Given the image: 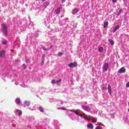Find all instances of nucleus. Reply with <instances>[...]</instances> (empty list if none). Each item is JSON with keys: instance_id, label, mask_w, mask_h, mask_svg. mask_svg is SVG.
<instances>
[{"instance_id": "nucleus-1", "label": "nucleus", "mask_w": 129, "mask_h": 129, "mask_svg": "<svg viewBox=\"0 0 129 129\" xmlns=\"http://www.w3.org/2000/svg\"><path fill=\"white\" fill-rule=\"evenodd\" d=\"M1 31L4 36L5 37L8 36V26H7V24H3L1 25Z\"/></svg>"}, {"instance_id": "nucleus-2", "label": "nucleus", "mask_w": 129, "mask_h": 129, "mask_svg": "<svg viewBox=\"0 0 129 129\" xmlns=\"http://www.w3.org/2000/svg\"><path fill=\"white\" fill-rule=\"evenodd\" d=\"M69 67L70 68H75V67H77L78 66V64H77V62H71L68 65Z\"/></svg>"}, {"instance_id": "nucleus-3", "label": "nucleus", "mask_w": 129, "mask_h": 129, "mask_svg": "<svg viewBox=\"0 0 129 129\" xmlns=\"http://www.w3.org/2000/svg\"><path fill=\"white\" fill-rule=\"evenodd\" d=\"M107 69H108V63L106 62L104 63L103 67H102V70L104 72L107 71Z\"/></svg>"}, {"instance_id": "nucleus-4", "label": "nucleus", "mask_w": 129, "mask_h": 129, "mask_svg": "<svg viewBox=\"0 0 129 129\" xmlns=\"http://www.w3.org/2000/svg\"><path fill=\"white\" fill-rule=\"evenodd\" d=\"M125 68H124V67H122L119 69V70L118 71V73H119V74L125 73Z\"/></svg>"}, {"instance_id": "nucleus-5", "label": "nucleus", "mask_w": 129, "mask_h": 129, "mask_svg": "<svg viewBox=\"0 0 129 129\" xmlns=\"http://www.w3.org/2000/svg\"><path fill=\"white\" fill-rule=\"evenodd\" d=\"M5 56H6V51L2 50L1 51H0V57L1 58H4Z\"/></svg>"}, {"instance_id": "nucleus-6", "label": "nucleus", "mask_w": 129, "mask_h": 129, "mask_svg": "<svg viewBox=\"0 0 129 129\" xmlns=\"http://www.w3.org/2000/svg\"><path fill=\"white\" fill-rule=\"evenodd\" d=\"M79 12V9L78 8H74L73 9V12L72 13V15H76Z\"/></svg>"}, {"instance_id": "nucleus-7", "label": "nucleus", "mask_w": 129, "mask_h": 129, "mask_svg": "<svg viewBox=\"0 0 129 129\" xmlns=\"http://www.w3.org/2000/svg\"><path fill=\"white\" fill-rule=\"evenodd\" d=\"M108 92L110 95H111V93L112 92V90H111V86L110 85H108L107 87Z\"/></svg>"}, {"instance_id": "nucleus-8", "label": "nucleus", "mask_w": 129, "mask_h": 129, "mask_svg": "<svg viewBox=\"0 0 129 129\" xmlns=\"http://www.w3.org/2000/svg\"><path fill=\"white\" fill-rule=\"evenodd\" d=\"M60 12H61V7H58L55 10V14H56V15H59Z\"/></svg>"}, {"instance_id": "nucleus-9", "label": "nucleus", "mask_w": 129, "mask_h": 129, "mask_svg": "<svg viewBox=\"0 0 129 129\" xmlns=\"http://www.w3.org/2000/svg\"><path fill=\"white\" fill-rule=\"evenodd\" d=\"M120 28L119 25H117L116 26H115L113 30V33H115V32H116V31H117V30H118Z\"/></svg>"}, {"instance_id": "nucleus-10", "label": "nucleus", "mask_w": 129, "mask_h": 129, "mask_svg": "<svg viewBox=\"0 0 129 129\" xmlns=\"http://www.w3.org/2000/svg\"><path fill=\"white\" fill-rule=\"evenodd\" d=\"M87 127L89 128L93 129L94 126L93 123H88L87 125Z\"/></svg>"}, {"instance_id": "nucleus-11", "label": "nucleus", "mask_w": 129, "mask_h": 129, "mask_svg": "<svg viewBox=\"0 0 129 129\" xmlns=\"http://www.w3.org/2000/svg\"><path fill=\"white\" fill-rule=\"evenodd\" d=\"M15 102L17 103V104H21V100L19 98L16 99Z\"/></svg>"}, {"instance_id": "nucleus-12", "label": "nucleus", "mask_w": 129, "mask_h": 129, "mask_svg": "<svg viewBox=\"0 0 129 129\" xmlns=\"http://www.w3.org/2000/svg\"><path fill=\"white\" fill-rule=\"evenodd\" d=\"M25 105H26V106H29L30 104H31V102L30 101H26L24 102Z\"/></svg>"}, {"instance_id": "nucleus-13", "label": "nucleus", "mask_w": 129, "mask_h": 129, "mask_svg": "<svg viewBox=\"0 0 129 129\" xmlns=\"http://www.w3.org/2000/svg\"><path fill=\"white\" fill-rule=\"evenodd\" d=\"M108 41L112 46H113V45H114V41H113V40L109 39Z\"/></svg>"}, {"instance_id": "nucleus-14", "label": "nucleus", "mask_w": 129, "mask_h": 129, "mask_svg": "<svg viewBox=\"0 0 129 129\" xmlns=\"http://www.w3.org/2000/svg\"><path fill=\"white\" fill-rule=\"evenodd\" d=\"M97 121V119L96 118H92V122L95 123Z\"/></svg>"}, {"instance_id": "nucleus-15", "label": "nucleus", "mask_w": 129, "mask_h": 129, "mask_svg": "<svg viewBox=\"0 0 129 129\" xmlns=\"http://www.w3.org/2000/svg\"><path fill=\"white\" fill-rule=\"evenodd\" d=\"M108 26V22H106L104 23V28H107Z\"/></svg>"}, {"instance_id": "nucleus-16", "label": "nucleus", "mask_w": 129, "mask_h": 129, "mask_svg": "<svg viewBox=\"0 0 129 129\" xmlns=\"http://www.w3.org/2000/svg\"><path fill=\"white\" fill-rule=\"evenodd\" d=\"M45 62V57L43 56L42 57V60L41 63V65H43L44 63Z\"/></svg>"}, {"instance_id": "nucleus-17", "label": "nucleus", "mask_w": 129, "mask_h": 129, "mask_svg": "<svg viewBox=\"0 0 129 129\" xmlns=\"http://www.w3.org/2000/svg\"><path fill=\"white\" fill-rule=\"evenodd\" d=\"M51 83L52 84H56V80H55V79L52 80L51 81Z\"/></svg>"}, {"instance_id": "nucleus-18", "label": "nucleus", "mask_w": 129, "mask_h": 129, "mask_svg": "<svg viewBox=\"0 0 129 129\" xmlns=\"http://www.w3.org/2000/svg\"><path fill=\"white\" fill-rule=\"evenodd\" d=\"M39 110L41 112H44V108L42 107H39Z\"/></svg>"}, {"instance_id": "nucleus-19", "label": "nucleus", "mask_w": 129, "mask_h": 129, "mask_svg": "<svg viewBox=\"0 0 129 129\" xmlns=\"http://www.w3.org/2000/svg\"><path fill=\"white\" fill-rule=\"evenodd\" d=\"M8 43V41H7V40H4L2 41V44L3 45H6V44H7Z\"/></svg>"}, {"instance_id": "nucleus-20", "label": "nucleus", "mask_w": 129, "mask_h": 129, "mask_svg": "<svg viewBox=\"0 0 129 129\" xmlns=\"http://www.w3.org/2000/svg\"><path fill=\"white\" fill-rule=\"evenodd\" d=\"M64 54V53L63 52H59L57 54V56H59V57L62 56V55Z\"/></svg>"}, {"instance_id": "nucleus-21", "label": "nucleus", "mask_w": 129, "mask_h": 129, "mask_svg": "<svg viewBox=\"0 0 129 129\" xmlns=\"http://www.w3.org/2000/svg\"><path fill=\"white\" fill-rule=\"evenodd\" d=\"M22 114H23V112H22V110H20L18 114V115L19 116H20V115H22Z\"/></svg>"}, {"instance_id": "nucleus-22", "label": "nucleus", "mask_w": 129, "mask_h": 129, "mask_svg": "<svg viewBox=\"0 0 129 129\" xmlns=\"http://www.w3.org/2000/svg\"><path fill=\"white\" fill-rule=\"evenodd\" d=\"M99 51L100 52H102V51H103V47H100L99 48Z\"/></svg>"}, {"instance_id": "nucleus-23", "label": "nucleus", "mask_w": 129, "mask_h": 129, "mask_svg": "<svg viewBox=\"0 0 129 129\" xmlns=\"http://www.w3.org/2000/svg\"><path fill=\"white\" fill-rule=\"evenodd\" d=\"M95 129H103V128H102V127L100 126H97L95 127Z\"/></svg>"}, {"instance_id": "nucleus-24", "label": "nucleus", "mask_w": 129, "mask_h": 129, "mask_svg": "<svg viewBox=\"0 0 129 129\" xmlns=\"http://www.w3.org/2000/svg\"><path fill=\"white\" fill-rule=\"evenodd\" d=\"M43 50H44V51H49V50H50V48L46 49V48H45V47H43Z\"/></svg>"}, {"instance_id": "nucleus-25", "label": "nucleus", "mask_w": 129, "mask_h": 129, "mask_svg": "<svg viewBox=\"0 0 129 129\" xmlns=\"http://www.w3.org/2000/svg\"><path fill=\"white\" fill-rule=\"evenodd\" d=\"M61 81H62L61 79L58 80L57 81H56V84H59V83H60V82H61Z\"/></svg>"}, {"instance_id": "nucleus-26", "label": "nucleus", "mask_w": 129, "mask_h": 129, "mask_svg": "<svg viewBox=\"0 0 129 129\" xmlns=\"http://www.w3.org/2000/svg\"><path fill=\"white\" fill-rule=\"evenodd\" d=\"M58 109H61L62 110H66V109H65V108H63V107H59V108H58Z\"/></svg>"}, {"instance_id": "nucleus-27", "label": "nucleus", "mask_w": 129, "mask_h": 129, "mask_svg": "<svg viewBox=\"0 0 129 129\" xmlns=\"http://www.w3.org/2000/svg\"><path fill=\"white\" fill-rule=\"evenodd\" d=\"M121 12H122V9H119L118 14H121Z\"/></svg>"}, {"instance_id": "nucleus-28", "label": "nucleus", "mask_w": 129, "mask_h": 129, "mask_svg": "<svg viewBox=\"0 0 129 129\" xmlns=\"http://www.w3.org/2000/svg\"><path fill=\"white\" fill-rule=\"evenodd\" d=\"M22 66L24 67V69H26V68H27V67H26V64H25V63L23 64Z\"/></svg>"}, {"instance_id": "nucleus-29", "label": "nucleus", "mask_w": 129, "mask_h": 129, "mask_svg": "<svg viewBox=\"0 0 129 129\" xmlns=\"http://www.w3.org/2000/svg\"><path fill=\"white\" fill-rule=\"evenodd\" d=\"M102 89H103V90H107V88L104 87L102 88Z\"/></svg>"}, {"instance_id": "nucleus-30", "label": "nucleus", "mask_w": 129, "mask_h": 129, "mask_svg": "<svg viewBox=\"0 0 129 129\" xmlns=\"http://www.w3.org/2000/svg\"><path fill=\"white\" fill-rule=\"evenodd\" d=\"M75 113H76V114L77 115H79V114L78 113V112H77V111H75Z\"/></svg>"}, {"instance_id": "nucleus-31", "label": "nucleus", "mask_w": 129, "mask_h": 129, "mask_svg": "<svg viewBox=\"0 0 129 129\" xmlns=\"http://www.w3.org/2000/svg\"><path fill=\"white\" fill-rule=\"evenodd\" d=\"M66 2V0H61L62 4H63V3H65Z\"/></svg>"}, {"instance_id": "nucleus-32", "label": "nucleus", "mask_w": 129, "mask_h": 129, "mask_svg": "<svg viewBox=\"0 0 129 129\" xmlns=\"http://www.w3.org/2000/svg\"><path fill=\"white\" fill-rule=\"evenodd\" d=\"M116 1L117 0H112V3H116Z\"/></svg>"}, {"instance_id": "nucleus-33", "label": "nucleus", "mask_w": 129, "mask_h": 129, "mask_svg": "<svg viewBox=\"0 0 129 129\" xmlns=\"http://www.w3.org/2000/svg\"><path fill=\"white\" fill-rule=\"evenodd\" d=\"M25 62L26 63H28L29 62V59H26Z\"/></svg>"}, {"instance_id": "nucleus-34", "label": "nucleus", "mask_w": 129, "mask_h": 129, "mask_svg": "<svg viewBox=\"0 0 129 129\" xmlns=\"http://www.w3.org/2000/svg\"><path fill=\"white\" fill-rule=\"evenodd\" d=\"M19 111V109L16 110V112H18Z\"/></svg>"}, {"instance_id": "nucleus-35", "label": "nucleus", "mask_w": 129, "mask_h": 129, "mask_svg": "<svg viewBox=\"0 0 129 129\" xmlns=\"http://www.w3.org/2000/svg\"><path fill=\"white\" fill-rule=\"evenodd\" d=\"M52 48H53V46H51V47L49 48V49H52Z\"/></svg>"}, {"instance_id": "nucleus-36", "label": "nucleus", "mask_w": 129, "mask_h": 129, "mask_svg": "<svg viewBox=\"0 0 129 129\" xmlns=\"http://www.w3.org/2000/svg\"><path fill=\"white\" fill-rule=\"evenodd\" d=\"M42 2H45L46 0H42Z\"/></svg>"}, {"instance_id": "nucleus-37", "label": "nucleus", "mask_w": 129, "mask_h": 129, "mask_svg": "<svg viewBox=\"0 0 129 129\" xmlns=\"http://www.w3.org/2000/svg\"><path fill=\"white\" fill-rule=\"evenodd\" d=\"M123 2H125V0H123Z\"/></svg>"}]
</instances>
